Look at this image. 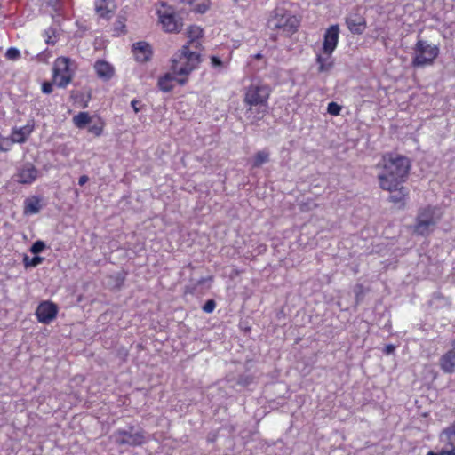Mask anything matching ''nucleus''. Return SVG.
<instances>
[{"instance_id": "obj_16", "label": "nucleus", "mask_w": 455, "mask_h": 455, "mask_svg": "<svg viewBox=\"0 0 455 455\" xmlns=\"http://www.w3.org/2000/svg\"><path fill=\"white\" fill-rule=\"evenodd\" d=\"M346 23L353 34H362L366 28V21L363 17L357 13H352L346 19Z\"/></svg>"}, {"instance_id": "obj_45", "label": "nucleus", "mask_w": 455, "mask_h": 455, "mask_svg": "<svg viewBox=\"0 0 455 455\" xmlns=\"http://www.w3.org/2000/svg\"><path fill=\"white\" fill-rule=\"evenodd\" d=\"M451 349H455V339L451 341Z\"/></svg>"}, {"instance_id": "obj_4", "label": "nucleus", "mask_w": 455, "mask_h": 455, "mask_svg": "<svg viewBox=\"0 0 455 455\" xmlns=\"http://www.w3.org/2000/svg\"><path fill=\"white\" fill-rule=\"evenodd\" d=\"M439 47L426 40L419 39L413 47L411 64L415 68L431 66L439 55Z\"/></svg>"}, {"instance_id": "obj_23", "label": "nucleus", "mask_w": 455, "mask_h": 455, "mask_svg": "<svg viewBox=\"0 0 455 455\" xmlns=\"http://www.w3.org/2000/svg\"><path fill=\"white\" fill-rule=\"evenodd\" d=\"M111 0H95V11L101 18H108L111 12Z\"/></svg>"}, {"instance_id": "obj_20", "label": "nucleus", "mask_w": 455, "mask_h": 455, "mask_svg": "<svg viewBox=\"0 0 455 455\" xmlns=\"http://www.w3.org/2000/svg\"><path fill=\"white\" fill-rule=\"evenodd\" d=\"M187 36L188 38V43L187 45L190 47H197L199 45V39L203 36V30L198 26H190L187 29Z\"/></svg>"}, {"instance_id": "obj_40", "label": "nucleus", "mask_w": 455, "mask_h": 455, "mask_svg": "<svg viewBox=\"0 0 455 455\" xmlns=\"http://www.w3.org/2000/svg\"><path fill=\"white\" fill-rule=\"evenodd\" d=\"M52 56V54L48 52H43L38 55L39 60L43 62H47L48 59Z\"/></svg>"}, {"instance_id": "obj_46", "label": "nucleus", "mask_w": 455, "mask_h": 455, "mask_svg": "<svg viewBox=\"0 0 455 455\" xmlns=\"http://www.w3.org/2000/svg\"><path fill=\"white\" fill-rule=\"evenodd\" d=\"M427 455H439V453H435L433 451H429Z\"/></svg>"}, {"instance_id": "obj_32", "label": "nucleus", "mask_w": 455, "mask_h": 455, "mask_svg": "<svg viewBox=\"0 0 455 455\" xmlns=\"http://www.w3.org/2000/svg\"><path fill=\"white\" fill-rule=\"evenodd\" d=\"M43 259L39 256H34L33 258H29L28 256H26L24 258V264L25 266L28 267H36L37 265H39L41 262H42Z\"/></svg>"}, {"instance_id": "obj_24", "label": "nucleus", "mask_w": 455, "mask_h": 455, "mask_svg": "<svg viewBox=\"0 0 455 455\" xmlns=\"http://www.w3.org/2000/svg\"><path fill=\"white\" fill-rule=\"evenodd\" d=\"M392 193L389 196V200L393 203H403L408 196V189L400 185L396 190L389 191Z\"/></svg>"}, {"instance_id": "obj_37", "label": "nucleus", "mask_w": 455, "mask_h": 455, "mask_svg": "<svg viewBox=\"0 0 455 455\" xmlns=\"http://www.w3.org/2000/svg\"><path fill=\"white\" fill-rule=\"evenodd\" d=\"M214 308L215 302L213 300H208L203 307L204 311L206 313H212L214 310Z\"/></svg>"}, {"instance_id": "obj_8", "label": "nucleus", "mask_w": 455, "mask_h": 455, "mask_svg": "<svg viewBox=\"0 0 455 455\" xmlns=\"http://www.w3.org/2000/svg\"><path fill=\"white\" fill-rule=\"evenodd\" d=\"M74 125L78 129H87L89 133L99 137L102 134L105 122L96 115H90L88 112H79L72 118Z\"/></svg>"}, {"instance_id": "obj_47", "label": "nucleus", "mask_w": 455, "mask_h": 455, "mask_svg": "<svg viewBox=\"0 0 455 455\" xmlns=\"http://www.w3.org/2000/svg\"><path fill=\"white\" fill-rule=\"evenodd\" d=\"M394 348L392 347H387L388 352H391Z\"/></svg>"}, {"instance_id": "obj_6", "label": "nucleus", "mask_w": 455, "mask_h": 455, "mask_svg": "<svg viewBox=\"0 0 455 455\" xmlns=\"http://www.w3.org/2000/svg\"><path fill=\"white\" fill-rule=\"evenodd\" d=\"M158 22L165 33H179L183 27V19L173 6L162 3L156 11Z\"/></svg>"}, {"instance_id": "obj_13", "label": "nucleus", "mask_w": 455, "mask_h": 455, "mask_svg": "<svg viewBox=\"0 0 455 455\" xmlns=\"http://www.w3.org/2000/svg\"><path fill=\"white\" fill-rule=\"evenodd\" d=\"M57 313L56 306L49 301L42 302L36 309V316L40 323H48L52 322Z\"/></svg>"}, {"instance_id": "obj_26", "label": "nucleus", "mask_w": 455, "mask_h": 455, "mask_svg": "<svg viewBox=\"0 0 455 455\" xmlns=\"http://www.w3.org/2000/svg\"><path fill=\"white\" fill-rule=\"evenodd\" d=\"M75 104H76L79 108H86L88 106V102L90 100V95L85 94L82 92H73L71 95Z\"/></svg>"}, {"instance_id": "obj_35", "label": "nucleus", "mask_w": 455, "mask_h": 455, "mask_svg": "<svg viewBox=\"0 0 455 455\" xmlns=\"http://www.w3.org/2000/svg\"><path fill=\"white\" fill-rule=\"evenodd\" d=\"M45 247V244L42 241H36L31 247L30 251L34 254L41 252Z\"/></svg>"}, {"instance_id": "obj_2", "label": "nucleus", "mask_w": 455, "mask_h": 455, "mask_svg": "<svg viewBox=\"0 0 455 455\" xmlns=\"http://www.w3.org/2000/svg\"><path fill=\"white\" fill-rule=\"evenodd\" d=\"M270 93V87L261 83H253L246 88L243 102L250 107L246 111L248 119L251 122L261 119L265 110L259 108L267 106Z\"/></svg>"}, {"instance_id": "obj_34", "label": "nucleus", "mask_w": 455, "mask_h": 455, "mask_svg": "<svg viewBox=\"0 0 455 455\" xmlns=\"http://www.w3.org/2000/svg\"><path fill=\"white\" fill-rule=\"evenodd\" d=\"M5 55L7 57V59H9L11 60H15L18 58H20V52L18 49L12 47L6 51Z\"/></svg>"}, {"instance_id": "obj_39", "label": "nucleus", "mask_w": 455, "mask_h": 455, "mask_svg": "<svg viewBox=\"0 0 455 455\" xmlns=\"http://www.w3.org/2000/svg\"><path fill=\"white\" fill-rule=\"evenodd\" d=\"M131 106L132 108H133L134 112L135 113H138L140 112V108H141V104H140V101L137 100H133L132 102H131Z\"/></svg>"}, {"instance_id": "obj_33", "label": "nucleus", "mask_w": 455, "mask_h": 455, "mask_svg": "<svg viewBox=\"0 0 455 455\" xmlns=\"http://www.w3.org/2000/svg\"><path fill=\"white\" fill-rule=\"evenodd\" d=\"M327 111L331 116H339L341 111V107L336 102H331L328 104Z\"/></svg>"}, {"instance_id": "obj_18", "label": "nucleus", "mask_w": 455, "mask_h": 455, "mask_svg": "<svg viewBox=\"0 0 455 455\" xmlns=\"http://www.w3.org/2000/svg\"><path fill=\"white\" fill-rule=\"evenodd\" d=\"M132 52L134 58L139 62H145L150 60L152 50L150 45L146 42H138L133 44Z\"/></svg>"}, {"instance_id": "obj_3", "label": "nucleus", "mask_w": 455, "mask_h": 455, "mask_svg": "<svg viewBox=\"0 0 455 455\" xmlns=\"http://www.w3.org/2000/svg\"><path fill=\"white\" fill-rule=\"evenodd\" d=\"M199 63L200 54L191 51L188 45H183L172 58V71L178 76H188Z\"/></svg>"}, {"instance_id": "obj_5", "label": "nucleus", "mask_w": 455, "mask_h": 455, "mask_svg": "<svg viewBox=\"0 0 455 455\" xmlns=\"http://www.w3.org/2000/svg\"><path fill=\"white\" fill-rule=\"evenodd\" d=\"M441 217L442 212L437 207L427 206L419 209L414 225V232L421 235H429L435 230Z\"/></svg>"}, {"instance_id": "obj_31", "label": "nucleus", "mask_w": 455, "mask_h": 455, "mask_svg": "<svg viewBox=\"0 0 455 455\" xmlns=\"http://www.w3.org/2000/svg\"><path fill=\"white\" fill-rule=\"evenodd\" d=\"M13 143L11 138L0 136V152L11 150Z\"/></svg>"}, {"instance_id": "obj_9", "label": "nucleus", "mask_w": 455, "mask_h": 455, "mask_svg": "<svg viewBox=\"0 0 455 455\" xmlns=\"http://www.w3.org/2000/svg\"><path fill=\"white\" fill-rule=\"evenodd\" d=\"M77 66L69 58H59V87L67 86L72 80Z\"/></svg>"}, {"instance_id": "obj_29", "label": "nucleus", "mask_w": 455, "mask_h": 455, "mask_svg": "<svg viewBox=\"0 0 455 455\" xmlns=\"http://www.w3.org/2000/svg\"><path fill=\"white\" fill-rule=\"evenodd\" d=\"M113 31L116 36L126 33V25L123 18H118L114 23Z\"/></svg>"}, {"instance_id": "obj_10", "label": "nucleus", "mask_w": 455, "mask_h": 455, "mask_svg": "<svg viewBox=\"0 0 455 455\" xmlns=\"http://www.w3.org/2000/svg\"><path fill=\"white\" fill-rule=\"evenodd\" d=\"M112 441L120 445H140L145 442L144 434L140 431L136 433L128 432L125 430H117L111 435Z\"/></svg>"}, {"instance_id": "obj_28", "label": "nucleus", "mask_w": 455, "mask_h": 455, "mask_svg": "<svg viewBox=\"0 0 455 455\" xmlns=\"http://www.w3.org/2000/svg\"><path fill=\"white\" fill-rule=\"evenodd\" d=\"M269 160V154L268 152L263 150L259 151L255 154V156L252 158V167H259L262 164L267 163Z\"/></svg>"}, {"instance_id": "obj_42", "label": "nucleus", "mask_w": 455, "mask_h": 455, "mask_svg": "<svg viewBox=\"0 0 455 455\" xmlns=\"http://www.w3.org/2000/svg\"><path fill=\"white\" fill-rule=\"evenodd\" d=\"M439 455H455L454 447H451V450L441 451Z\"/></svg>"}, {"instance_id": "obj_11", "label": "nucleus", "mask_w": 455, "mask_h": 455, "mask_svg": "<svg viewBox=\"0 0 455 455\" xmlns=\"http://www.w3.org/2000/svg\"><path fill=\"white\" fill-rule=\"evenodd\" d=\"M339 39V25L330 26L324 32L323 42V53L324 55H332Z\"/></svg>"}, {"instance_id": "obj_43", "label": "nucleus", "mask_w": 455, "mask_h": 455, "mask_svg": "<svg viewBox=\"0 0 455 455\" xmlns=\"http://www.w3.org/2000/svg\"><path fill=\"white\" fill-rule=\"evenodd\" d=\"M52 76H53L54 78L57 76V66H56L55 62H54V65L52 67Z\"/></svg>"}, {"instance_id": "obj_15", "label": "nucleus", "mask_w": 455, "mask_h": 455, "mask_svg": "<svg viewBox=\"0 0 455 455\" xmlns=\"http://www.w3.org/2000/svg\"><path fill=\"white\" fill-rule=\"evenodd\" d=\"M34 122L29 121L22 127H14L11 133V140L12 143H24L27 141L32 132L34 131Z\"/></svg>"}, {"instance_id": "obj_19", "label": "nucleus", "mask_w": 455, "mask_h": 455, "mask_svg": "<svg viewBox=\"0 0 455 455\" xmlns=\"http://www.w3.org/2000/svg\"><path fill=\"white\" fill-rule=\"evenodd\" d=\"M439 366L444 373L455 372V349H450L439 358Z\"/></svg>"}, {"instance_id": "obj_41", "label": "nucleus", "mask_w": 455, "mask_h": 455, "mask_svg": "<svg viewBox=\"0 0 455 455\" xmlns=\"http://www.w3.org/2000/svg\"><path fill=\"white\" fill-rule=\"evenodd\" d=\"M88 180H89V179H88V177H87L86 175H83V176H81V177L79 178V180H78V184H79L80 186H83V185H84V184L88 181Z\"/></svg>"}, {"instance_id": "obj_1", "label": "nucleus", "mask_w": 455, "mask_h": 455, "mask_svg": "<svg viewBox=\"0 0 455 455\" xmlns=\"http://www.w3.org/2000/svg\"><path fill=\"white\" fill-rule=\"evenodd\" d=\"M376 167L379 170L377 177L380 188L394 191L406 181L411 162L406 156L387 153L383 155Z\"/></svg>"}, {"instance_id": "obj_21", "label": "nucleus", "mask_w": 455, "mask_h": 455, "mask_svg": "<svg viewBox=\"0 0 455 455\" xmlns=\"http://www.w3.org/2000/svg\"><path fill=\"white\" fill-rule=\"evenodd\" d=\"M316 62L319 72H329L334 65L331 55H324L323 52L316 54Z\"/></svg>"}, {"instance_id": "obj_25", "label": "nucleus", "mask_w": 455, "mask_h": 455, "mask_svg": "<svg viewBox=\"0 0 455 455\" xmlns=\"http://www.w3.org/2000/svg\"><path fill=\"white\" fill-rule=\"evenodd\" d=\"M210 0H191V9L197 13H204L210 7Z\"/></svg>"}, {"instance_id": "obj_30", "label": "nucleus", "mask_w": 455, "mask_h": 455, "mask_svg": "<svg viewBox=\"0 0 455 455\" xmlns=\"http://www.w3.org/2000/svg\"><path fill=\"white\" fill-rule=\"evenodd\" d=\"M44 40L47 44H55L56 42V30L54 28H49L44 31Z\"/></svg>"}, {"instance_id": "obj_12", "label": "nucleus", "mask_w": 455, "mask_h": 455, "mask_svg": "<svg viewBox=\"0 0 455 455\" xmlns=\"http://www.w3.org/2000/svg\"><path fill=\"white\" fill-rule=\"evenodd\" d=\"M37 177L38 171L30 163L24 164L20 166L13 176L14 180L20 184H31Z\"/></svg>"}, {"instance_id": "obj_22", "label": "nucleus", "mask_w": 455, "mask_h": 455, "mask_svg": "<svg viewBox=\"0 0 455 455\" xmlns=\"http://www.w3.org/2000/svg\"><path fill=\"white\" fill-rule=\"evenodd\" d=\"M41 209L40 200L37 197L27 198L24 202V213L26 215H33L37 213Z\"/></svg>"}, {"instance_id": "obj_44", "label": "nucleus", "mask_w": 455, "mask_h": 455, "mask_svg": "<svg viewBox=\"0 0 455 455\" xmlns=\"http://www.w3.org/2000/svg\"><path fill=\"white\" fill-rule=\"evenodd\" d=\"M262 57L263 56H262L261 53H257V54H255L253 56H251V58L253 59V60H260V59H262Z\"/></svg>"}, {"instance_id": "obj_7", "label": "nucleus", "mask_w": 455, "mask_h": 455, "mask_svg": "<svg viewBox=\"0 0 455 455\" xmlns=\"http://www.w3.org/2000/svg\"><path fill=\"white\" fill-rule=\"evenodd\" d=\"M299 25V20L283 9H276L267 20V28L280 30L287 35L293 34Z\"/></svg>"}, {"instance_id": "obj_14", "label": "nucleus", "mask_w": 455, "mask_h": 455, "mask_svg": "<svg viewBox=\"0 0 455 455\" xmlns=\"http://www.w3.org/2000/svg\"><path fill=\"white\" fill-rule=\"evenodd\" d=\"M176 76L177 75L174 74L173 72L172 73L168 72V73H165L164 75L161 76L158 78V82H157L159 89L164 92H167L173 89L174 84L176 83H178L181 85L185 84L187 83V78H184V77L180 78V77H177Z\"/></svg>"}, {"instance_id": "obj_36", "label": "nucleus", "mask_w": 455, "mask_h": 455, "mask_svg": "<svg viewBox=\"0 0 455 455\" xmlns=\"http://www.w3.org/2000/svg\"><path fill=\"white\" fill-rule=\"evenodd\" d=\"M211 65L214 68H221L224 67V62L217 56L211 57Z\"/></svg>"}, {"instance_id": "obj_38", "label": "nucleus", "mask_w": 455, "mask_h": 455, "mask_svg": "<svg viewBox=\"0 0 455 455\" xmlns=\"http://www.w3.org/2000/svg\"><path fill=\"white\" fill-rule=\"evenodd\" d=\"M42 91L44 93H50L52 91V84L45 82L42 84Z\"/></svg>"}, {"instance_id": "obj_27", "label": "nucleus", "mask_w": 455, "mask_h": 455, "mask_svg": "<svg viewBox=\"0 0 455 455\" xmlns=\"http://www.w3.org/2000/svg\"><path fill=\"white\" fill-rule=\"evenodd\" d=\"M443 442H447L451 447L455 445V425L443 430L440 435Z\"/></svg>"}, {"instance_id": "obj_17", "label": "nucleus", "mask_w": 455, "mask_h": 455, "mask_svg": "<svg viewBox=\"0 0 455 455\" xmlns=\"http://www.w3.org/2000/svg\"><path fill=\"white\" fill-rule=\"evenodd\" d=\"M94 69L99 78L108 81L115 75V68L108 61L100 60L94 64Z\"/></svg>"}]
</instances>
